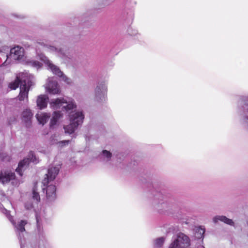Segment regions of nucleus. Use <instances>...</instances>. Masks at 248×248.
Segmentation results:
<instances>
[{
  "mask_svg": "<svg viewBox=\"0 0 248 248\" xmlns=\"http://www.w3.org/2000/svg\"><path fill=\"white\" fill-rule=\"evenodd\" d=\"M36 117L39 123L44 125L49 118L50 115L47 113H38L36 115Z\"/></svg>",
  "mask_w": 248,
  "mask_h": 248,
  "instance_id": "21",
  "label": "nucleus"
},
{
  "mask_svg": "<svg viewBox=\"0 0 248 248\" xmlns=\"http://www.w3.org/2000/svg\"><path fill=\"white\" fill-rule=\"evenodd\" d=\"M84 119V115L82 111H77L72 112L69 115L70 124L64 126L65 132L69 134L73 133L81 125Z\"/></svg>",
  "mask_w": 248,
  "mask_h": 248,
  "instance_id": "4",
  "label": "nucleus"
},
{
  "mask_svg": "<svg viewBox=\"0 0 248 248\" xmlns=\"http://www.w3.org/2000/svg\"><path fill=\"white\" fill-rule=\"evenodd\" d=\"M205 229L203 226L195 227L194 229V236L197 239H202V241L204 238V234Z\"/></svg>",
  "mask_w": 248,
  "mask_h": 248,
  "instance_id": "19",
  "label": "nucleus"
},
{
  "mask_svg": "<svg viewBox=\"0 0 248 248\" xmlns=\"http://www.w3.org/2000/svg\"><path fill=\"white\" fill-rule=\"evenodd\" d=\"M112 157V154L106 150H103L99 155L100 159L104 162H108L110 160Z\"/></svg>",
  "mask_w": 248,
  "mask_h": 248,
  "instance_id": "20",
  "label": "nucleus"
},
{
  "mask_svg": "<svg viewBox=\"0 0 248 248\" xmlns=\"http://www.w3.org/2000/svg\"><path fill=\"white\" fill-rule=\"evenodd\" d=\"M0 157L1 158V159L3 160V161L6 160V159L4 158V156H3L2 154H0Z\"/></svg>",
  "mask_w": 248,
  "mask_h": 248,
  "instance_id": "31",
  "label": "nucleus"
},
{
  "mask_svg": "<svg viewBox=\"0 0 248 248\" xmlns=\"http://www.w3.org/2000/svg\"><path fill=\"white\" fill-rule=\"evenodd\" d=\"M0 210L4 214L6 215L8 219L10 221L15 228V231L18 235V239L20 243L21 248H26L25 245V241L24 239V233H26L25 225L27 224V221L26 220H14L13 217L10 216L9 211L3 207V205L0 204Z\"/></svg>",
  "mask_w": 248,
  "mask_h": 248,
  "instance_id": "3",
  "label": "nucleus"
},
{
  "mask_svg": "<svg viewBox=\"0 0 248 248\" xmlns=\"http://www.w3.org/2000/svg\"><path fill=\"white\" fill-rule=\"evenodd\" d=\"M128 34L131 36H134L138 34V31L136 29H133L131 28H128L127 30Z\"/></svg>",
  "mask_w": 248,
  "mask_h": 248,
  "instance_id": "26",
  "label": "nucleus"
},
{
  "mask_svg": "<svg viewBox=\"0 0 248 248\" xmlns=\"http://www.w3.org/2000/svg\"><path fill=\"white\" fill-rule=\"evenodd\" d=\"M38 44L46 48L48 51L55 54L57 56L63 60H66L67 59H70L71 58V56L67 55L61 48H58L54 46L46 45L44 43L38 42Z\"/></svg>",
  "mask_w": 248,
  "mask_h": 248,
  "instance_id": "12",
  "label": "nucleus"
},
{
  "mask_svg": "<svg viewBox=\"0 0 248 248\" xmlns=\"http://www.w3.org/2000/svg\"><path fill=\"white\" fill-rule=\"evenodd\" d=\"M218 221L224 222L231 226H234V224L232 219H229L224 216H217L214 217L213 221L214 223H216L218 222Z\"/></svg>",
  "mask_w": 248,
  "mask_h": 248,
  "instance_id": "18",
  "label": "nucleus"
},
{
  "mask_svg": "<svg viewBox=\"0 0 248 248\" xmlns=\"http://www.w3.org/2000/svg\"><path fill=\"white\" fill-rule=\"evenodd\" d=\"M154 199L156 208L159 211H167L174 206L173 199L161 192L156 193Z\"/></svg>",
  "mask_w": 248,
  "mask_h": 248,
  "instance_id": "5",
  "label": "nucleus"
},
{
  "mask_svg": "<svg viewBox=\"0 0 248 248\" xmlns=\"http://www.w3.org/2000/svg\"><path fill=\"white\" fill-rule=\"evenodd\" d=\"M46 90L50 93L56 94L60 93V89L54 78H49L46 86Z\"/></svg>",
  "mask_w": 248,
  "mask_h": 248,
  "instance_id": "13",
  "label": "nucleus"
},
{
  "mask_svg": "<svg viewBox=\"0 0 248 248\" xmlns=\"http://www.w3.org/2000/svg\"><path fill=\"white\" fill-rule=\"evenodd\" d=\"M165 238L161 237L155 239L154 241V246L155 248H160L162 247L165 242Z\"/></svg>",
  "mask_w": 248,
  "mask_h": 248,
  "instance_id": "25",
  "label": "nucleus"
},
{
  "mask_svg": "<svg viewBox=\"0 0 248 248\" xmlns=\"http://www.w3.org/2000/svg\"><path fill=\"white\" fill-rule=\"evenodd\" d=\"M60 170V167H51L48 169L46 177L42 181L43 192H46V200L48 202L54 201L56 199V187L54 180Z\"/></svg>",
  "mask_w": 248,
  "mask_h": 248,
  "instance_id": "1",
  "label": "nucleus"
},
{
  "mask_svg": "<svg viewBox=\"0 0 248 248\" xmlns=\"http://www.w3.org/2000/svg\"><path fill=\"white\" fill-rule=\"evenodd\" d=\"M26 63L28 65L37 70L40 69L42 67V64L41 62L34 60H28L27 61Z\"/></svg>",
  "mask_w": 248,
  "mask_h": 248,
  "instance_id": "23",
  "label": "nucleus"
},
{
  "mask_svg": "<svg viewBox=\"0 0 248 248\" xmlns=\"http://www.w3.org/2000/svg\"><path fill=\"white\" fill-rule=\"evenodd\" d=\"M33 207V203L28 202L25 204V208L27 210H31Z\"/></svg>",
  "mask_w": 248,
  "mask_h": 248,
  "instance_id": "27",
  "label": "nucleus"
},
{
  "mask_svg": "<svg viewBox=\"0 0 248 248\" xmlns=\"http://www.w3.org/2000/svg\"><path fill=\"white\" fill-rule=\"evenodd\" d=\"M36 53L40 59L46 65L48 70H50L54 74L61 78L62 80L64 81L67 84H69L71 83V79L64 75L60 68L57 66L52 63L51 61H50L44 54L39 53L38 50H36Z\"/></svg>",
  "mask_w": 248,
  "mask_h": 248,
  "instance_id": "7",
  "label": "nucleus"
},
{
  "mask_svg": "<svg viewBox=\"0 0 248 248\" xmlns=\"http://www.w3.org/2000/svg\"><path fill=\"white\" fill-rule=\"evenodd\" d=\"M243 111L244 115V122L248 126V105L245 104L242 107V108H238L237 112L239 114H241V111Z\"/></svg>",
  "mask_w": 248,
  "mask_h": 248,
  "instance_id": "22",
  "label": "nucleus"
},
{
  "mask_svg": "<svg viewBox=\"0 0 248 248\" xmlns=\"http://www.w3.org/2000/svg\"><path fill=\"white\" fill-rule=\"evenodd\" d=\"M24 54V49L19 46H15L10 49V53L7 54V59L2 63L1 66H5L11 62V59L14 60H20L22 59Z\"/></svg>",
  "mask_w": 248,
  "mask_h": 248,
  "instance_id": "10",
  "label": "nucleus"
},
{
  "mask_svg": "<svg viewBox=\"0 0 248 248\" xmlns=\"http://www.w3.org/2000/svg\"><path fill=\"white\" fill-rule=\"evenodd\" d=\"M15 178V173L11 171L1 170L0 172V183L3 185L14 180Z\"/></svg>",
  "mask_w": 248,
  "mask_h": 248,
  "instance_id": "14",
  "label": "nucleus"
},
{
  "mask_svg": "<svg viewBox=\"0 0 248 248\" xmlns=\"http://www.w3.org/2000/svg\"><path fill=\"white\" fill-rule=\"evenodd\" d=\"M32 199L36 203H38L40 201V197L38 192H37V188L36 184L34 185L32 189Z\"/></svg>",
  "mask_w": 248,
  "mask_h": 248,
  "instance_id": "24",
  "label": "nucleus"
},
{
  "mask_svg": "<svg viewBox=\"0 0 248 248\" xmlns=\"http://www.w3.org/2000/svg\"><path fill=\"white\" fill-rule=\"evenodd\" d=\"M31 76L27 72L19 73L16 75V80L9 84V87L12 90H16L20 86V93L18 96L20 101L28 99L30 88L32 84Z\"/></svg>",
  "mask_w": 248,
  "mask_h": 248,
  "instance_id": "2",
  "label": "nucleus"
},
{
  "mask_svg": "<svg viewBox=\"0 0 248 248\" xmlns=\"http://www.w3.org/2000/svg\"><path fill=\"white\" fill-rule=\"evenodd\" d=\"M107 83L105 81L98 82L94 90V100L98 102H103L107 99Z\"/></svg>",
  "mask_w": 248,
  "mask_h": 248,
  "instance_id": "9",
  "label": "nucleus"
},
{
  "mask_svg": "<svg viewBox=\"0 0 248 248\" xmlns=\"http://www.w3.org/2000/svg\"><path fill=\"white\" fill-rule=\"evenodd\" d=\"M190 245L189 238L183 233H179L177 237L170 244L169 248H189ZM202 248H204L202 246Z\"/></svg>",
  "mask_w": 248,
  "mask_h": 248,
  "instance_id": "8",
  "label": "nucleus"
},
{
  "mask_svg": "<svg viewBox=\"0 0 248 248\" xmlns=\"http://www.w3.org/2000/svg\"><path fill=\"white\" fill-rule=\"evenodd\" d=\"M16 121L15 118H13L11 120L9 121V124H11L13 122H14Z\"/></svg>",
  "mask_w": 248,
  "mask_h": 248,
  "instance_id": "30",
  "label": "nucleus"
},
{
  "mask_svg": "<svg viewBox=\"0 0 248 248\" xmlns=\"http://www.w3.org/2000/svg\"><path fill=\"white\" fill-rule=\"evenodd\" d=\"M62 117V114L60 111H55L53 113L52 117L50 122V127L52 128L57 124L58 120Z\"/></svg>",
  "mask_w": 248,
  "mask_h": 248,
  "instance_id": "17",
  "label": "nucleus"
},
{
  "mask_svg": "<svg viewBox=\"0 0 248 248\" xmlns=\"http://www.w3.org/2000/svg\"><path fill=\"white\" fill-rule=\"evenodd\" d=\"M30 162L34 164H37L38 162V159L32 151L30 152L27 158H24L18 163V167L16 169V171L20 176H22V171L28 167Z\"/></svg>",
  "mask_w": 248,
  "mask_h": 248,
  "instance_id": "11",
  "label": "nucleus"
},
{
  "mask_svg": "<svg viewBox=\"0 0 248 248\" xmlns=\"http://www.w3.org/2000/svg\"><path fill=\"white\" fill-rule=\"evenodd\" d=\"M16 16L17 17L19 18H23V16H20V15L19 16Z\"/></svg>",
  "mask_w": 248,
  "mask_h": 248,
  "instance_id": "32",
  "label": "nucleus"
},
{
  "mask_svg": "<svg viewBox=\"0 0 248 248\" xmlns=\"http://www.w3.org/2000/svg\"><path fill=\"white\" fill-rule=\"evenodd\" d=\"M32 115L33 114L30 109H26L23 111L22 120L27 127H29L31 125Z\"/></svg>",
  "mask_w": 248,
  "mask_h": 248,
  "instance_id": "15",
  "label": "nucleus"
},
{
  "mask_svg": "<svg viewBox=\"0 0 248 248\" xmlns=\"http://www.w3.org/2000/svg\"><path fill=\"white\" fill-rule=\"evenodd\" d=\"M50 107L54 110L61 109L63 111H68L76 108V104L72 99L68 100L64 98H57L51 99L49 103Z\"/></svg>",
  "mask_w": 248,
  "mask_h": 248,
  "instance_id": "6",
  "label": "nucleus"
},
{
  "mask_svg": "<svg viewBox=\"0 0 248 248\" xmlns=\"http://www.w3.org/2000/svg\"><path fill=\"white\" fill-rule=\"evenodd\" d=\"M48 97L46 95H40L38 96L36 103L38 108L42 109L47 107Z\"/></svg>",
  "mask_w": 248,
  "mask_h": 248,
  "instance_id": "16",
  "label": "nucleus"
},
{
  "mask_svg": "<svg viewBox=\"0 0 248 248\" xmlns=\"http://www.w3.org/2000/svg\"><path fill=\"white\" fill-rule=\"evenodd\" d=\"M3 51H5L8 52L9 51V48L7 46H3L0 49V52H2Z\"/></svg>",
  "mask_w": 248,
  "mask_h": 248,
  "instance_id": "28",
  "label": "nucleus"
},
{
  "mask_svg": "<svg viewBox=\"0 0 248 248\" xmlns=\"http://www.w3.org/2000/svg\"><path fill=\"white\" fill-rule=\"evenodd\" d=\"M69 142V140H63V141H61L60 144L62 145V146H63L66 144H68Z\"/></svg>",
  "mask_w": 248,
  "mask_h": 248,
  "instance_id": "29",
  "label": "nucleus"
}]
</instances>
